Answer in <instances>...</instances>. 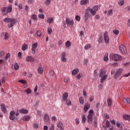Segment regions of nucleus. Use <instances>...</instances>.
Returning <instances> with one entry per match:
<instances>
[{
    "instance_id": "5701e85b",
    "label": "nucleus",
    "mask_w": 130,
    "mask_h": 130,
    "mask_svg": "<svg viewBox=\"0 0 130 130\" xmlns=\"http://www.w3.org/2000/svg\"><path fill=\"white\" fill-rule=\"evenodd\" d=\"M89 108H90V104H87L85 105L84 107V112H87Z\"/></svg>"
},
{
    "instance_id": "603ef678",
    "label": "nucleus",
    "mask_w": 130,
    "mask_h": 130,
    "mask_svg": "<svg viewBox=\"0 0 130 130\" xmlns=\"http://www.w3.org/2000/svg\"><path fill=\"white\" fill-rule=\"evenodd\" d=\"M38 16L40 19H44L45 18V16L43 14H39Z\"/></svg>"
},
{
    "instance_id": "412c9836",
    "label": "nucleus",
    "mask_w": 130,
    "mask_h": 130,
    "mask_svg": "<svg viewBox=\"0 0 130 130\" xmlns=\"http://www.w3.org/2000/svg\"><path fill=\"white\" fill-rule=\"evenodd\" d=\"M89 3V0H82L80 2V5L84 6V5H87Z\"/></svg>"
},
{
    "instance_id": "8fccbe9b",
    "label": "nucleus",
    "mask_w": 130,
    "mask_h": 130,
    "mask_svg": "<svg viewBox=\"0 0 130 130\" xmlns=\"http://www.w3.org/2000/svg\"><path fill=\"white\" fill-rule=\"evenodd\" d=\"M106 125L107 127H109V126H110V122H109V121H108V120L106 121Z\"/></svg>"
},
{
    "instance_id": "6e6d98bb",
    "label": "nucleus",
    "mask_w": 130,
    "mask_h": 130,
    "mask_svg": "<svg viewBox=\"0 0 130 130\" xmlns=\"http://www.w3.org/2000/svg\"><path fill=\"white\" fill-rule=\"evenodd\" d=\"M69 80H70L69 77H64V83H68V82H69Z\"/></svg>"
},
{
    "instance_id": "393cba45",
    "label": "nucleus",
    "mask_w": 130,
    "mask_h": 130,
    "mask_svg": "<svg viewBox=\"0 0 130 130\" xmlns=\"http://www.w3.org/2000/svg\"><path fill=\"white\" fill-rule=\"evenodd\" d=\"M84 19L85 22H87V21H88V19H89V14L88 13H85Z\"/></svg>"
},
{
    "instance_id": "0eeeda50",
    "label": "nucleus",
    "mask_w": 130,
    "mask_h": 130,
    "mask_svg": "<svg viewBox=\"0 0 130 130\" xmlns=\"http://www.w3.org/2000/svg\"><path fill=\"white\" fill-rule=\"evenodd\" d=\"M122 73V69H118L117 71L115 72V73L114 75V78L115 79H117V78L120 77Z\"/></svg>"
},
{
    "instance_id": "bf43d9fd",
    "label": "nucleus",
    "mask_w": 130,
    "mask_h": 130,
    "mask_svg": "<svg viewBox=\"0 0 130 130\" xmlns=\"http://www.w3.org/2000/svg\"><path fill=\"white\" fill-rule=\"evenodd\" d=\"M5 55V52L4 51H1L0 52V56H4Z\"/></svg>"
},
{
    "instance_id": "f704fd0d",
    "label": "nucleus",
    "mask_w": 130,
    "mask_h": 130,
    "mask_svg": "<svg viewBox=\"0 0 130 130\" xmlns=\"http://www.w3.org/2000/svg\"><path fill=\"white\" fill-rule=\"evenodd\" d=\"M113 13V11L112 9L109 10L108 12V13H107V16L108 17H109V16H112Z\"/></svg>"
},
{
    "instance_id": "37998d69",
    "label": "nucleus",
    "mask_w": 130,
    "mask_h": 130,
    "mask_svg": "<svg viewBox=\"0 0 130 130\" xmlns=\"http://www.w3.org/2000/svg\"><path fill=\"white\" fill-rule=\"evenodd\" d=\"M79 102L80 104H84V98L81 97L79 98Z\"/></svg>"
},
{
    "instance_id": "0e129e2a",
    "label": "nucleus",
    "mask_w": 130,
    "mask_h": 130,
    "mask_svg": "<svg viewBox=\"0 0 130 130\" xmlns=\"http://www.w3.org/2000/svg\"><path fill=\"white\" fill-rule=\"evenodd\" d=\"M33 127L34 128H38V124H37V123L34 124Z\"/></svg>"
},
{
    "instance_id": "4c0bfd02",
    "label": "nucleus",
    "mask_w": 130,
    "mask_h": 130,
    "mask_svg": "<svg viewBox=\"0 0 130 130\" xmlns=\"http://www.w3.org/2000/svg\"><path fill=\"white\" fill-rule=\"evenodd\" d=\"M24 91H25L27 94H31V92H32V91H31V89H30V88H29L25 89Z\"/></svg>"
},
{
    "instance_id": "ddd939ff",
    "label": "nucleus",
    "mask_w": 130,
    "mask_h": 130,
    "mask_svg": "<svg viewBox=\"0 0 130 130\" xmlns=\"http://www.w3.org/2000/svg\"><path fill=\"white\" fill-rule=\"evenodd\" d=\"M15 112L14 111H12L10 113L9 118L11 120H14L15 119Z\"/></svg>"
},
{
    "instance_id": "9b49d317",
    "label": "nucleus",
    "mask_w": 130,
    "mask_h": 130,
    "mask_svg": "<svg viewBox=\"0 0 130 130\" xmlns=\"http://www.w3.org/2000/svg\"><path fill=\"white\" fill-rule=\"evenodd\" d=\"M66 23L67 25H68V26H73V25H74V20H70L68 17H67Z\"/></svg>"
},
{
    "instance_id": "a18cd8bd",
    "label": "nucleus",
    "mask_w": 130,
    "mask_h": 130,
    "mask_svg": "<svg viewBox=\"0 0 130 130\" xmlns=\"http://www.w3.org/2000/svg\"><path fill=\"white\" fill-rule=\"evenodd\" d=\"M83 76V74L79 73L76 77V79H78V80H79V79H81L82 77Z\"/></svg>"
},
{
    "instance_id": "c03bdc74",
    "label": "nucleus",
    "mask_w": 130,
    "mask_h": 130,
    "mask_svg": "<svg viewBox=\"0 0 130 130\" xmlns=\"http://www.w3.org/2000/svg\"><path fill=\"white\" fill-rule=\"evenodd\" d=\"M113 33H114L115 35H118V34H119V31L117 29H115L113 31Z\"/></svg>"
},
{
    "instance_id": "4d7b16f0",
    "label": "nucleus",
    "mask_w": 130,
    "mask_h": 130,
    "mask_svg": "<svg viewBox=\"0 0 130 130\" xmlns=\"http://www.w3.org/2000/svg\"><path fill=\"white\" fill-rule=\"evenodd\" d=\"M82 122H86V116H85V115H83L82 116Z\"/></svg>"
},
{
    "instance_id": "9d476101",
    "label": "nucleus",
    "mask_w": 130,
    "mask_h": 130,
    "mask_svg": "<svg viewBox=\"0 0 130 130\" xmlns=\"http://www.w3.org/2000/svg\"><path fill=\"white\" fill-rule=\"evenodd\" d=\"M38 46V43H35L32 45L31 48V53L32 54H35V51H36V48Z\"/></svg>"
},
{
    "instance_id": "58836bf2",
    "label": "nucleus",
    "mask_w": 130,
    "mask_h": 130,
    "mask_svg": "<svg viewBox=\"0 0 130 130\" xmlns=\"http://www.w3.org/2000/svg\"><path fill=\"white\" fill-rule=\"evenodd\" d=\"M47 31L48 34H49V35H50V34L52 33V29L51 28V27H48Z\"/></svg>"
},
{
    "instance_id": "680f3d73",
    "label": "nucleus",
    "mask_w": 130,
    "mask_h": 130,
    "mask_svg": "<svg viewBox=\"0 0 130 130\" xmlns=\"http://www.w3.org/2000/svg\"><path fill=\"white\" fill-rule=\"evenodd\" d=\"M75 122L77 124H79L80 123V120L78 118L76 119Z\"/></svg>"
},
{
    "instance_id": "39448f33",
    "label": "nucleus",
    "mask_w": 130,
    "mask_h": 130,
    "mask_svg": "<svg viewBox=\"0 0 130 130\" xmlns=\"http://www.w3.org/2000/svg\"><path fill=\"white\" fill-rule=\"evenodd\" d=\"M89 114L87 116L88 121L89 123H92L93 120V116L92 114L94 113V111L93 110H90L89 111Z\"/></svg>"
},
{
    "instance_id": "69168bd1",
    "label": "nucleus",
    "mask_w": 130,
    "mask_h": 130,
    "mask_svg": "<svg viewBox=\"0 0 130 130\" xmlns=\"http://www.w3.org/2000/svg\"><path fill=\"white\" fill-rule=\"evenodd\" d=\"M10 56H11V54H10V53H7V54L6 56V59H8V58H9Z\"/></svg>"
},
{
    "instance_id": "f3484780",
    "label": "nucleus",
    "mask_w": 130,
    "mask_h": 130,
    "mask_svg": "<svg viewBox=\"0 0 130 130\" xmlns=\"http://www.w3.org/2000/svg\"><path fill=\"white\" fill-rule=\"evenodd\" d=\"M44 121L47 123H49V116L47 114L44 116Z\"/></svg>"
},
{
    "instance_id": "473e14b6",
    "label": "nucleus",
    "mask_w": 130,
    "mask_h": 130,
    "mask_svg": "<svg viewBox=\"0 0 130 130\" xmlns=\"http://www.w3.org/2000/svg\"><path fill=\"white\" fill-rule=\"evenodd\" d=\"M77 73H79V69H75L72 71V75H76Z\"/></svg>"
},
{
    "instance_id": "a211bd4d",
    "label": "nucleus",
    "mask_w": 130,
    "mask_h": 130,
    "mask_svg": "<svg viewBox=\"0 0 130 130\" xmlns=\"http://www.w3.org/2000/svg\"><path fill=\"white\" fill-rule=\"evenodd\" d=\"M69 97V93L68 92H65L62 95V100L63 101H66Z\"/></svg>"
},
{
    "instance_id": "6e6552de",
    "label": "nucleus",
    "mask_w": 130,
    "mask_h": 130,
    "mask_svg": "<svg viewBox=\"0 0 130 130\" xmlns=\"http://www.w3.org/2000/svg\"><path fill=\"white\" fill-rule=\"evenodd\" d=\"M61 60L63 62H67V54L64 52H62L60 55Z\"/></svg>"
},
{
    "instance_id": "7ed1b4c3",
    "label": "nucleus",
    "mask_w": 130,
    "mask_h": 130,
    "mask_svg": "<svg viewBox=\"0 0 130 130\" xmlns=\"http://www.w3.org/2000/svg\"><path fill=\"white\" fill-rule=\"evenodd\" d=\"M105 74V72L104 71H102L100 73L99 77L101 78V83H103L106 79H107V75H104Z\"/></svg>"
},
{
    "instance_id": "cd10ccee",
    "label": "nucleus",
    "mask_w": 130,
    "mask_h": 130,
    "mask_svg": "<svg viewBox=\"0 0 130 130\" xmlns=\"http://www.w3.org/2000/svg\"><path fill=\"white\" fill-rule=\"evenodd\" d=\"M2 34L5 35L4 39L5 40H8L9 39V34L8 32H6L5 34V32H3Z\"/></svg>"
},
{
    "instance_id": "a19ab883",
    "label": "nucleus",
    "mask_w": 130,
    "mask_h": 130,
    "mask_svg": "<svg viewBox=\"0 0 130 130\" xmlns=\"http://www.w3.org/2000/svg\"><path fill=\"white\" fill-rule=\"evenodd\" d=\"M18 82L19 83H21V84H27V81L23 79L19 80Z\"/></svg>"
},
{
    "instance_id": "1a4fd4ad",
    "label": "nucleus",
    "mask_w": 130,
    "mask_h": 130,
    "mask_svg": "<svg viewBox=\"0 0 130 130\" xmlns=\"http://www.w3.org/2000/svg\"><path fill=\"white\" fill-rule=\"evenodd\" d=\"M119 50L121 53L124 54L126 53V47L123 45H121L119 47Z\"/></svg>"
},
{
    "instance_id": "f03ea898",
    "label": "nucleus",
    "mask_w": 130,
    "mask_h": 130,
    "mask_svg": "<svg viewBox=\"0 0 130 130\" xmlns=\"http://www.w3.org/2000/svg\"><path fill=\"white\" fill-rule=\"evenodd\" d=\"M87 10L90 11V13L91 14L92 16H95L96 15V12L98 11V6H94L93 7V9H91L90 8H88Z\"/></svg>"
},
{
    "instance_id": "4be33fe9",
    "label": "nucleus",
    "mask_w": 130,
    "mask_h": 130,
    "mask_svg": "<svg viewBox=\"0 0 130 130\" xmlns=\"http://www.w3.org/2000/svg\"><path fill=\"white\" fill-rule=\"evenodd\" d=\"M47 22L49 24H52V23H53V17L48 18V19L47 20Z\"/></svg>"
},
{
    "instance_id": "09e8293b",
    "label": "nucleus",
    "mask_w": 130,
    "mask_h": 130,
    "mask_svg": "<svg viewBox=\"0 0 130 130\" xmlns=\"http://www.w3.org/2000/svg\"><path fill=\"white\" fill-rule=\"evenodd\" d=\"M14 69L16 71L19 69V64L17 63H15L14 64Z\"/></svg>"
},
{
    "instance_id": "864d4df0",
    "label": "nucleus",
    "mask_w": 130,
    "mask_h": 130,
    "mask_svg": "<svg viewBox=\"0 0 130 130\" xmlns=\"http://www.w3.org/2000/svg\"><path fill=\"white\" fill-rule=\"evenodd\" d=\"M27 3L29 5H32V4H34V0H28Z\"/></svg>"
},
{
    "instance_id": "20e7f679",
    "label": "nucleus",
    "mask_w": 130,
    "mask_h": 130,
    "mask_svg": "<svg viewBox=\"0 0 130 130\" xmlns=\"http://www.w3.org/2000/svg\"><path fill=\"white\" fill-rule=\"evenodd\" d=\"M104 40L107 45L109 44L110 41L109 40V36H108V32H107V31H106L104 34Z\"/></svg>"
},
{
    "instance_id": "5fc2aeb1",
    "label": "nucleus",
    "mask_w": 130,
    "mask_h": 130,
    "mask_svg": "<svg viewBox=\"0 0 130 130\" xmlns=\"http://www.w3.org/2000/svg\"><path fill=\"white\" fill-rule=\"evenodd\" d=\"M49 75H51V77H53L54 75V72L53 71L51 70L49 72Z\"/></svg>"
},
{
    "instance_id": "052dcab7",
    "label": "nucleus",
    "mask_w": 130,
    "mask_h": 130,
    "mask_svg": "<svg viewBox=\"0 0 130 130\" xmlns=\"http://www.w3.org/2000/svg\"><path fill=\"white\" fill-rule=\"evenodd\" d=\"M6 11H7V8L6 7H3L1 9V11H2L3 12H6Z\"/></svg>"
},
{
    "instance_id": "13d9d810",
    "label": "nucleus",
    "mask_w": 130,
    "mask_h": 130,
    "mask_svg": "<svg viewBox=\"0 0 130 130\" xmlns=\"http://www.w3.org/2000/svg\"><path fill=\"white\" fill-rule=\"evenodd\" d=\"M52 121H56L57 120L56 117L55 116H53L52 117Z\"/></svg>"
},
{
    "instance_id": "f8f14e48",
    "label": "nucleus",
    "mask_w": 130,
    "mask_h": 130,
    "mask_svg": "<svg viewBox=\"0 0 130 130\" xmlns=\"http://www.w3.org/2000/svg\"><path fill=\"white\" fill-rule=\"evenodd\" d=\"M57 127L60 128V130H64V128L63 127V124L61 122H59V121L58 122V123L57 124Z\"/></svg>"
},
{
    "instance_id": "ea45409f",
    "label": "nucleus",
    "mask_w": 130,
    "mask_h": 130,
    "mask_svg": "<svg viewBox=\"0 0 130 130\" xmlns=\"http://www.w3.org/2000/svg\"><path fill=\"white\" fill-rule=\"evenodd\" d=\"M107 102L108 106H111V104L112 103V101L111 100V99H108Z\"/></svg>"
},
{
    "instance_id": "338daca9",
    "label": "nucleus",
    "mask_w": 130,
    "mask_h": 130,
    "mask_svg": "<svg viewBox=\"0 0 130 130\" xmlns=\"http://www.w3.org/2000/svg\"><path fill=\"white\" fill-rule=\"evenodd\" d=\"M127 25L128 27H130V18L127 21Z\"/></svg>"
},
{
    "instance_id": "a878e982",
    "label": "nucleus",
    "mask_w": 130,
    "mask_h": 130,
    "mask_svg": "<svg viewBox=\"0 0 130 130\" xmlns=\"http://www.w3.org/2000/svg\"><path fill=\"white\" fill-rule=\"evenodd\" d=\"M6 10L7 13H11V12L13 11V8L12 7V6H9Z\"/></svg>"
},
{
    "instance_id": "774afa93",
    "label": "nucleus",
    "mask_w": 130,
    "mask_h": 130,
    "mask_svg": "<svg viewBox=\"0 0 130 130\" xmlns=\"http://www.w3.org/2000/svg\"><path fill=\"white\" fill-rule=\"evenodd\" d=\"M43 130H48V126H47V125L44 126V129Z\"/></svg>"
},
{
    "instance_id": "c756f323",
    "label": "nucleus",
    "mask_w": 130,
    "mask_h": 130,
    "mask_svg": "<svg viewBox=\"0 0 130 130\" xmlns=\"http://www.w3.org/2000/svg\"><path fill=\"white\" fill-rule=\"evenodd\" d=\"M104 61H108V53H106L104 57Z\"/></svg>"
},
{
    "instance_id": "c9c22d12",
    "label": "nucleus",
    "mask_w": 130,
    "mask_h": 130,
    "mask_svg": "<svg viewBox=\"0 0 130 130\" xmlns=\"http://www.w3.org/2000/svg\"><path fill=\"white\" fill-rule=\"evenodd\" d=\"M41 34H42L41 30H39L37 31V36H38V37H40V38L42 37V35Z\"/></svg>"
},
{
    "instance_id": "f257e3e1",
    "label": "nucleus",
    "mask_w": 130,
    "mask_h": 130,
    "mask_svg": "<svg viewBox=\"0 0 130 130\" xmlns=\"http://www.w3.org/2000/svg\"><path fill=\"white\" fill-rule=\"evenodd\" d=\"M3 21L5 23H10L8 24L9 29H11V28H12V27H13L14 25H15V24L16 23V19L13 18H6L3 20Z\"/></svg>"
},
{
    "instance_id": "de8ad7c7",
    "label": "nucleus",
    "mask_w": 130,
    "mask_h": 130,
    "mask_svg": "<svg viewBox=\"0 0 130 130\" xmlns=\"http://www.w3.org/2000/svg\"><path fill=\"white\" fill-rule=\"evenodd\" d=\"M51 3V0H46V1L45 2V5L46 6H49Z\"/></svg>"
},
{
    "instance_id": "7c9ffc66",
    "label": "nucleus",
    "mask_w": 130,
    "mask_h": 130,
    "mask_svg": "<svg viewBox=\"0 0 130 130\" xmlns=\"http://www.w3.org/2000/svg\"><path fill=\"white\" fill-rule=\"evenodd\" d=\"M71 42H70L69 41L66 42L65 46H66L67 48H70L71 47Z\"/></svg>"
},
{
    "instance_id": "6ab92c4d",
    "label": "nucleus",
    "mask_w": 130,
    "mask_h": 130,
    "mask_svg": "<svg viewBox=\"0 0 130 130\" xmlns=\"http://www.w3.org/2000/svg\"><path fill=\"white\" fill-rule=\"evenodd\" d=\"M123 103L124 104H125V103H127V104H130V98H128L127 99H123Z\"/></svg>"
},
{
    "instance_id": "b1692460",
    "label": "nucleus",
    "mask_w": 130,
    "mask_h": 130,
    "mask_svg": "<svg viewBox=\"0 0 130 130\" xmlns=\"http://www.w3.org/2000/svg\"><path fill=\"white\" fill-rule=\"evenodd\" d=\"M38 73L41 75V74H43V69H42V66H40L39 67V68L38 69Z\"/></svg>"
},
{
    "instance_id": "72a5a7b5",
    "label": "nucleus",
    "mask_w": 130,
    "mask_h": 130,
    "mask_svg": "<svg viewBox=\"0 0 130 130\" xmlns=\"http://www.w3.org/2000/svg\"><path fill=\"white\" fill-rule=\"evenodd\" d=\"M91 47H92V46L90 44H87L85 46L84 49H85V50H88V49L91 48Z\"/></svg>"
},
{
    "instance_id": "2eb2a0df",
    "label": "nucleus",
    "mask_w": 130,
    "mask_h": 130,
    "mask_svg": "<svg viewBox=\"0 0 130 130\" xmlns=\"http://www.w3.org/2000/svg\"><path fill=\"white\" fill-rule=\"evenodd\" d=\"M1 109L4 113H7V109L6 108V106L5 104H3L1 105Z\"/></svg>"
},
{
    "instance_id": "49530a36",
    "label": "nucleus",
    "mask_w": 130,
    "mask_h": 130,
    "mask_svg": "<svg viewBox=\"0 0 130 130\" xmlns=\"http://www.w3.org/2000/svg\"><path fill=\"white\" fill-rule=\"evenodd\" d=\"M65 101H66L67 105H72V102H71V100L67 99Z\"/></svg>"
},
{
    "instance_id": "3c124183",
    "label": "nucleus",
    "mask_w": 130,
    "mask_h": 130,
    "mask_svg": "<svg viewBox=\"0 0 130 130\" xmlns=\"http://www.w3.org/2000/svg\"><path fill=\"white\" fill-rule=\"evenodd\" d=\"M75 20H76V21H78L79 22L81 20V17H80V16L77 15L75 17Z\"/></svg>"
},
{
    "instance_id": "e2e57ef3",
    "label": "nucleus",
    "mask_w": 130,
    "mask_h": 130,
    "mask_svg": "<svg viewBox=\"0 0 130 130\" xmlns=\"http://www.w3.org/2000/svg\"><path fill=\"white\" fill-rule=\"evenodd\" d=\"M49 130H54V124H52Z\"/></svg>"
},
{
    "instance_id": "bb28decb",
    "label": "nucleus",
    "mask_w": 130,
    "mask_h": 130,
    "mask_svg": "<svg viewBox=\"0 0 130 130\" xmlns=\"http://www.w3.org/2000/svg\"><path fill=\"white\" fill-rule=\"evenodd\" d=\"M27 48H28V45L26 44H23L22 47V50H23V51L26 50V49H27Z\"/></svg>"
},
{
    "instance_id": "79ce46f5",
    "label": "nucleus",
    "mask_w": 130,
    "mask_h": 130,
    "mask_svg": "<svg viewBox=\"0 0 130 130\" xmlns=\"http://www.w3.org/2000/svg\"><path fill=\"white\" fill-rule=\"evenodd\" d=\"M32 19L34 20V21H37V16L35 14H34L31 16Z\"/></svg>"
},
{
    "instance_id": "423d86ee",
    "label": "nucleus",
    "mask_w": 130,
    "mask_h": 130,
    "mask_svg": "<svg viewBox=\"0 0 130 130\" xmlns=\"http://www.w3.org/2000/svg\"><path fill=\"white\" fill-rule=\"evenodd\" d=\"M112 58L115 61H119V60H121L122 59V57L120 55L117 54H115L112 55Z\"/></svg>"
},
{
    "instance_id": "c85d7f7f",
    "label": "nucleus",
    "mask_w": 130,
    "mask_h": 130,
    "mask_svg": "<svg viewBox=\"0 0 130 130\" xmlns=\"http://www.w3.org/2000/svg\"><path fill=\"white\" fill-rule=\"evenodd\" d=\"M124 119H125V120H128V121H130V116L128 115H124L123 116Z\"/></svg>"
},
{
    "instance_id": "dca6fc26",
    "label": "nucleus",
    "mask_w": 130,
    "mask_h": 130,
    "mask_svg": "<svg viewBox=\"0 0 130 130\" xmlns=\"http://www.w3.org/2000/svg\"><path fill=\"white\" fill-rule=\"evenodd\" d=\"M26 61L31 62L34 61V58L31 56H27L25 59Z\"/></svg>"
},
{
    "instance_id": "2f4dec72",
    "label": "nucleus",
    "mask_w": 130,
    "mask_h": 130,
    "mask_svg": "<svg viewBox=\"0 0 130 130\" xmlns=\"http://www.w3.org/2000/svg\"><path fill=\"white\" fill-rule=\"evenodd\" d=\"M6 82V78L3 77L1 80H0V86H2V83L4 84Z\"/></svg>"
},
{
    "instance_id": "aec40b11",
    "label": "nucleus",
    "mask_w": 130,
    "mask_h": 130,
    "mask_svg": "<svg viewBox=\"0 0 130 130\" xmlns=\"http://www.w3.org/2000/svg\"><path fill=\"white\" fill-rule=\"evenodd\" d=\"M31 117L29 115H26V116H24L23 117V120H24V121H28V120H29V119H30Z\"/></svg>"
},
{
    "instance_id": "4468645a",
    "label": "nucleus",
    "mask_w": 130,
    "mask_h": 130,
    "mask_svg": "<svg viewBox=\"0 0 130 130\" xmlns=\"http://www.w3.org/2000/svg\"><path fill=\"white\" fill-rule=\"evenodd\" d=\"M19 113H21V114H26L29 112L28 110L25 109H21L19 110Z\"/></svg>"
},
{
    "instance_id": "e433bc0d",
    "label": "nucleus",
    "mask_w": 130,
    "mask_h": 130,
    "mask_svg": "<svg viewBox=\"0 0 130 130\" xmlns=\"http://www.w3.org/2000/svg\"><path fill=\"white\" fill-rule=\"evenodd\" d=\"M118 5H119V6H123V5H124V1L123 0H120L118 1Z\"/></svg>"
}]
</instances>
